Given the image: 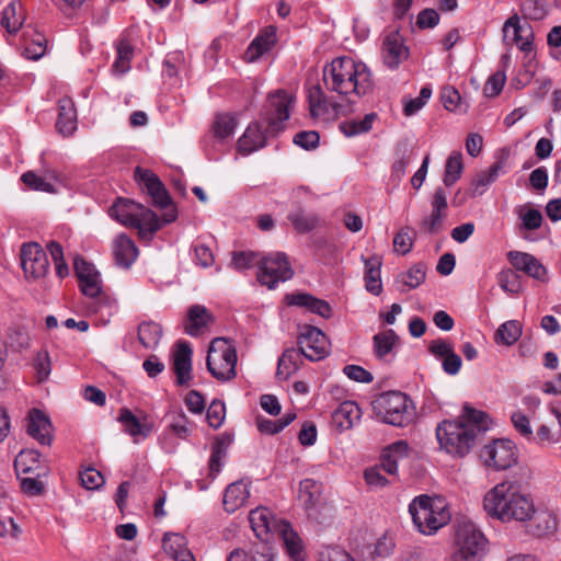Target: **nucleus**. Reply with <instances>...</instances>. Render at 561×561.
Here are the masks:
<instances>
[{
	"label": "nucleus",
	"mask_w": 561,
	"mask_h": 561,
	"mask_svg": "<svg viewBox=\"0 0 561 561\" xmlns=\"http://www.w3.org/2000/svg\"><path fill=\"white\" fill-rule=\"evenodd\" d=\"M489 430L488 414L465 404L457 420H445L436 427L440 448L448 454L463 457Z\"/></svg>",
	"instance_id": "f257e3e1"
},
{
	"label": "nucleus",
	"mask_w": 561,
	"mask_h": 561,
	"mask_svg": "<svg viewBox=\"0 0 561 561\" xmlns=\"http://www.w3.org/2000/svg\"><path fill=\"white\" fill-rule=\"evenodd\" d=\"M483 508L489 516L502 523H524L535 514V501L517 481L505 480L485 493Z\"/></svg>",
	"instance_id": "f03ea898"
},
{
	"label": "nucleus",
	"mask_w": 561,
	"mask_h": 561,
	"mask_svg": "<svg viewBox=\"0 0 561 561\" xmlns=\"http://www.w3.org/2000/svg\"><path fill=\"white\" fill-rule=\"evenodd\" d=\"M293 98L284 90L271 93L261 112V118L266 123L262 130L257 122L251 123L238 141L239 151L247 156L266 145L268 136H274L284 129V123L289 118V106Z\"/></svg>",
	"instance_id": "7ed1b4c3"
},
{
	"label": "nucleus",
	"mask_w": 561,
	"mask_h": 561,
	"mask_svg": "<svg viewBox=\"0 0 561 561\" xmlns=\"http://www.w3.org/2000/svg\"><path fill=\"white\" fill-rule=\"evenodd\" d=\"M323 82L328 91L340 95L364 96L374 88L369 68L351 57H337L327 65L323 69Z\"/></svg>",
	"instance_id": "20e7f679"
},
{
	"label": "nucleus",
	"mask_w": 561,
	"mask_h": 561,
	"mask_svg": "<svg viewBox=\"0 0 561 561\" xmlns=\"http://www.w3.org/2000/svg\"><path fill=\"white\" fill-rule=\"evenodd\" d=\"M409 512L417 530L433 535L451 519L447 501L439 495H420L409 505Z\"/></svg>",
	"instance_id": "39448f33"
},
{
	"label": "nucleus",
	"mask_w": 561,
	"mask_h": 561,
	"mask_svg": "<svg viewBox=\"0 0 561 561\" xmlns=\"http://www.w3.org/2000/svg\"><path fill=\"white\" fill-rule=\"evenodd\" d=\"M371 405L376 419L392 426H409L416 417L413 401L401 391L383 392L373 401Z\"/></svg>",
	"instance_id": "423d86ee"
},
{
	"label": "nucleus",
	"mask_w": 561,
	"mask_h": 561,
	"mask_svg": "<svg viewBox=\"0 0 561 561\" xmlns=\"http://www.w3.org/2000/svg\"><path fill=\"white\" fill-rule=\"evenodd\" d=\"M249 522L256 537L267 540L268 534L276 533L282 538L288 554L295 560L300 559V539L289 523L277 520L266 507L252 510L249 514Z\"/></svg>",
	"instance_id": "0eeeda50"
},
{
	"label": "nucleus",
	"mask_w": 561,
	"mask_h": 561,
	"mask_svg": "<svg viewBox=\"0 0 561 561\" xmlns=\"http://www.w3.org/2000/svg\"><path fill=\"white\" fill-rule=\"evenodd\" d=\"M112 218L126 227L138 229L140 238L151 237L161 228V222L154 211L127 198H118L110 208Z\"/></svg>",
	"instance_id": "6e6552de"
},
{
	"label": "nucleus",
	"mask_w": 561,
	"mask_h": 561,
	"mask_svg": "<svg viewBox=\"0 0 561 561\" xmlns=\"http://www.w3.org/2000/svg\"><path fill=\"white\" fill-rule=\"evenodd\" d=\"M488 540L470 520H457L454 525L453 558L455 561H480L486 551Z\"/></svg>",
	"instance_id": "1a4fd4ad"
},
{
	"label": "nucleus",
	"mask_w": 561,
	"mask_h": 561,
	"mask_svg": "<svg viewBox=\"0 0 561 561\" xmlns=\"http://www.w3.org/2000/svg\"><path fill=\"white\" fill-rule=\"evenodd\" d=\"M237 351L232 343L224 337L210 342L206 358L208 371L220 381H229L237 375Z\"/></svg>",
	"instance_id": "9d476101"
},
{
	"label": "nucleus",
	"mask_w": 561,
	"mask_h": 561,
	"mask_svg": "<svg viewBox=\"0 0 561 561\" xmlns=\"http://www.w3.org/2000/svg\"><path fill=\"white\" fill-rule=\"evenodd\" d=\"M135 178L141 184H144L147 193L150 195L152 199V204L156 207L165 209L162 215L163 224H171L178 217V211L175 207L172 205V201L170 194L165 190L163 183L159 180V178L151 171L141 169L137 167L135 170Z\"/></svg>",
	"instance_id": "9b49d317"
},
{
	"label": "nucleus",
	"mask_w": 561,
	"mask_h": 561,
	"mask_svg": "<svg viewBox=\"0 0 561 561\" xmlns=\"http://www.w3.org/2000/svg\"><path fill=\"white\" fill-rule=\"evenodd\" d=\"M293 275L294 271L286 254L277 252L261 260L257 280L270 289H274L280 282L290 279Z\"/></svg>",
	"instance_id": "f8f14e48"
},
{
	"label": "nucleus",
	"mask_w": 561,
	"mask_h": 561,
	"mask_svg": "<svg viewBox=\"0 0 561 561\" xmlns=\"http://www.w3.org/2000/svg\"><path fill=\"white\" fill-rule=\"evenodd\" d=\"M480 459L494 470H506L517 461L516 446L510 439H496L480 451Z\"/></svg>",
	"instance_id": "ddd939ff"
},
{
	"label": "nucleus",
	"mask_w": 561,
	"mask_h": 561,
	"mask_svg": "<svg viewBox=\"0 0 561 561\" xmlns=\"http://www.w3.org/2000/svg\"><path fill=\"white\" fill-rule=\"evenodd\" d=\"M21 265L28 280L41 279L45 277L49 271L48 256L36 242H28L22 245Z\"/></svg>",
	"instance_id": "4468645a"
},
{
	"label": "nucleus",
	"mask_w": 561,
	"mask_h": 561,
	"mask_svg": "<svg viewBox=\"0 0 561 561\" xmlns=\"http://www.w3.org/2000/svg\"><path fill=\"white\" fill-rule=\"evenodd\" d=\"M298 346L304 357L311 362L320 360L329 354V342L325 334L316 327H306L298 336Z\"/></svg>",
	"instance_id": "2eb2a0df"
},
{
	"label": "nucleus",
	"mask_w": 561,
	"mask_h": 561,
	"mask_svg": "<svg viewBox=\"0 0 561 561\" xmlns=\"http://www.w3.org/2000/svg\"><path fill=\"white\" fill-rule=\"evenodd\" d=\"M26 432L42 445H50L53 440V425L49 417L38 409L30 410Z\"/></svg>",
	"instance_id": "dca6fc26"
},
{
	"label": "nucleus",
	"mask_w": 561,
	"mask_h": 561,
	"mask_svg": "<svg viewBox=\"0 0 561 561\" xmlns=\"http://www.w3.org/2000/svg\"><path fill=\"white\" fill-rule=\"evenodd\" d=\"M117 420L123 424L124 431L133 437L134 443H138L139 437H148L153 428V423L147 415L138 417L127 408L121 409Z\"/></svg>",
	"instance_id": "f3484780"
},
{
	"label": "nucleus",
	"mask_w": 561,
	"mask_h": 561,
	"mask_svg": "<svg viewBox=\"0 0 561 561\" xmlns=\"http://www.w3.org/2000/svg\"><path fill=\"white\" fill-rule=\"evenodd\" d=\"M507 259L517 271H522L537 280H547L546 267L534 255L526 252L510 251Z\"/></svg>",
	"instance_id": "a211bd4d"
},
{
	"label": "nucleus",
	"mask_w": 561,
	"mask_h": 561,
	"mask_svg": "<svg viewBox=\"0 0 561 561\" xmlns=\"http://www.w3.org/2000/svg\"><path fill=\"white\" fill-rule=\"evenodd\" d=\"M173 369L176 375L179 386H188L192 379V348L187 342L176 343V350L173 355Z\"/></svg>",
	"instance_id": "6ab92c4d"
},
{
	"label": "nucleus",
	"mask_w": 561,
	"mask_h": 561,
	"mask_svg": "<svg viewBox=\"0 0 561 561\" xmlns=\"http://www.w3.org/2000/svg\"><path fill=\"white\" fill-rule=\"evenodd\" d=\"M115 264L122 268H129L138 257V248L125 233L116 236L112 242Z\"/></svg>",
	"instance_id": "aec40b11"
},
{
	"label": "nucleus",
	"mask_w": 561,
	"mask_h": 561,
	"mask_svg": "<svg viewBox=\"0 0 561 561\" xmlns=\"http://www.w3.org/2000/svg\"><path fill=\"white\" fill-rule=\"evenodd\" d=\"M408 48L404 46L399 33L392 32L385 37L382 58L388 68H398V66L408 58Z\"/></svg>",
	"instance_id": "412c9836"
},
{
	"label": "nucleus",
	"mask_w": 561,
	"mask_h": 561,
	"mask_svg": "<svg viewBox=\"0 0 561 561\" xmlns=\"http://www.w3.org/2000/svg\"><path fill=\"white\" fill-rule=\"evenodd\" d=\"M447 208V198L444 190L438 187L435 190L432 201V213L422 221V226L426 232L435 234L438 233L443 227L445 218L444 211Z\"/></svg>",
	"instance_id": "4be33fe9"
},
{
	"label": "nucleus",
	"mask_w": 561,
	"mask_h": 561,
	"mask_svg": "<svg viewBox=\"0 0 561 561\" xmlns=\"http://www.w3.org/2000/svg\"><path fill=\"white\" fill-rule=\"evenodd\" d=\"M513 30V38L512 42L518 46V48L524 53H530L533 50V38L534 33L531 27L527 25L526 27L520 25V20L517 14L508 18L503 26L504 37H507L508 31Z\"/></svg>",
	"instance_id": "5701e85b"
},
{
	"label": "nucleus",
	"mask_w": 561,
	"mask_h": 561,
	"mask_svg": "<svg viewBox=\"0 0 561 561\" xmlns=\"http://www.w3.org/2000/svg\"><path fill=\"white\" fill-rule=\"evenodd\" d=\"M362 410L354 401L342 402L332 412V424L339 432L350 430L360 420Z\"/></svg>",
	"instance_id": "b1692460"
},
{
	"label": "nucleus",
	"mask_w": 561,
	"mask_h": 561,
	"mask_svg": "<svg viewBox=\"0 0 561 561\" xmlns=\"http://www.w3.org/2000/svg\"><path fill=\"white\" fill-rule=\"evenodd\" d=\"M286 301L289 306L304 307L312 313L319 314L322 318H330L332 308L328 301L319 299L307 293H294L286 296Z\"/></svg>",
	"instance_id": "393cba45"
},
{
	"label": "nucleus",
	"mask_w": 561,
	"mask_h": 561,
	"mask_svg": "<svg viewBox=\"0 0 561 561\" xmlns=\"http://www.w3.org/2000/svg\"><path fill=\"white\" fill-rule=\"evenodd\" d=\"M14 468L18 477L21 474L46 476L47 469L41 461V455L37 450H21L14 460Z\"/></svg>",
	"instance_id": "a878e982"
},
{
	"label": "nucleus",
	"mask_w": 561,
	"mask_h": 561,
	"mask_svg": "<svg viewBox=\"0 0 561 561\" xmlns=\"http://www.w3.org/2000/svg\"><path fill=\"white\" fill-rule=\"evenodd\" d=\"M410 447L407 440H397L388 445L381 453L380 460L385 472L397 476L398 462L409 457Z\"/></svg>",
	"instance_id": "bb28decb"
},
{
	"label": "nucleus",
	"mask_w": 561,
	"mask_h": 561,
	"mask_svg": "<svg viewBox=\"0 0 561 561\" xmlns=\"http://www.w3.org/2000/svg\"><path fill=\"white\" fill-rule=\"evenodd\" d=\"M530 523L528 525V531L536 537H547L552 534L558 528V519L556 515L547 510H536L535 514L528 519Z\"/></svg>",
	"instance_id": "cd10ccee"
},
{
	"label": "nucleus",
	"mask_w": 561,
	"mask_h": 561,
	"mask_svg": "<svg viewBox=\"0 0 561 561\" xmlns=\"http://www.w3.org/2000/svg\"><path fill=\"white\" fill-rule=\"evenodd\" d=\"M275 43L276 28L274 26H270L263 30L249 45L245 51L247 61H256L261 56L268 51Z\"/></svg>",
	"instance_id": "c85d7f7f"
},
{
	"label": "nucleus",
	"mask_w": 561,
	"mask_h": 561,
	"mask_svg": "<svg viewBox=\"0 0 561 561\" xmlns=\"http://www.w3.org/2000/svg\"><path fill=\"white\" fill-rule=\"evenodd\" d=\"M57 130L64 136H70L77 129V113L71 99L64 98L58 103Z\"/></svg>",
	"instance_id": "c756f323"
},
{
	"label": "nucleus",
	"mask_w": 561,
	"mask_h": 561,
	"mask_svg": "<svg viewBox=\"0 0 561 561\" xmlns=\"http://www.w3.org/2000/svg\"><path fill=\"white\" fill-rule=\"evenodd\" d=\"M214 321L209 311L201 305H194L187 312L185 332L192 336L199 335Z\"/></svg>",
	"instance_id": "7c9ffc66"
},
{
	"label": "nucleus",
	"mask_w": 561,
	"mask_h": 561,
	"mask_svg": "<svg viewBox=\"0 0 561 561\" xmlns=\"http://www.w3.org/2000/svg\"><path fill=\"white\" fill-rule=\"evenodd\" d=\"M352 113H354V106L351 103L345 105L340 103L329 104L325 98L310 108V114L313 118L322 119L337 118Z\"/></svg>",
	"instance_id": "2f4dec72"
},
{
	"label": "nucleus",
	"mask_w": 561,
	"mask_h": 561,
	"mask_svg": "<svg viewBox=\"0 0 561 561\" xmlns=\"http://www.w3.org/2000/svg\"><path fill=\"white\" fill-rule=\"evenodd\" d=\"M365 265V286L367 291L378 296L382 291V284L380 277L381 259L377 255L365 259L363 256Z\"/></svg>",
	"instance_id": "473e14b6"
},
{
	"label": "nucleus",
	"mask_w": 561,
	"mask_h": 561,
	"mask_svg": "<svg viewBox=\"0 0 561 561\" xmlns=\"http://www.w3.org/2000/svg\"><path fill=\"white\" fill-rule=\"evenodd\" d=\"M302 356L304 353L299 346L298 348L291 347L284 351L278 359L276 376L279 379H288L299 368V365L302 363Z\"/></svg>",
	"instance_id": "72a5a7b5"
},
{
	"label": "nucleus",
	"mask_w": 561,
	"mask_h": 561,
	"mask_svg": "<svg viewBox=\"0 0 561 561\" xmlns=\"http://www.w3.org/2000/svg\"><path fill=\"white\" fill-rule=\"evenodd\" d=\"M249 495L248 486L242 481L231 483L224 494L225 510L229 513L236 512L247 502Z\"/></svg>",
	"instance_id": "f704fd0d"
},
{
	"label": "nucleus",
	"mask_w": 561,
	"mask_h": 561,
	"mask_svg": "<svg viewBox=\"0 0 561 561\" xmlns=\"http://www.w3.org/2000/svg\"><path fill=\"white\" fill-rule=\"evenodd\" d=\"M426 277V267L422 263L413 265L409 271L400 273L396 285L401 293L419 287Z\"/></svg>",
	"instance_id": "c9c22d12"
},
{
	"label": "nucleus",
	"mask_w": 561,
	"mask_h": 561,
	"mask_svg": "<svg viewBox=\"0 0 561 561\" xmlns=\"http://www.w3.org/2000/svg\"><path fill=\"white\" fill-rule=\"evenodd\" d=\"M25 21L22 4L19 1H11L1 13V26L8 33L15 34Z\"/></svg>",
	"instance_id": "e433bc0d"
},
{
	"label": "nucleus",
	"mask_w": 561,
	"mask_h": 561,
	"mask_svg": "<svg viewBox=\"0 0 561 561\" xmlns=\"http://www.w3.org/2000/svg\"><path fill=\"white\" fill-rule=\"evenodd\" d=\"M21 180L31 190L45 193L56 192L55 175L51 173L42 175L37 171H27L22 174Z\"/></svg>",
	"instance_id": "4c0bfd02"
},
{
	"label": "nucleus",
	"mask_w": 561,
	"mask_h": 561,
	"mask_svg": "<svg viewBox=\"0 0 561 561\" xmlns=\"http://www.w3.org/2000/svg\"><path fill=\"white\" fill-rule=\"evenodd\" d=\"M398 342V335L391 329L377 333L373 337L374 354L378 359H386Z\"/></svg>",
	"instance_id": "58836bf2"
},
{
	"label": "nucleus",
	"mask_w": 561,
	"mask_h": 561,
	"mask_svg": "<svg viewBox=\"0 0 561 561\" xmlns=\"http://www.w3.org/2000/svg\"><path fill=\"white\" fill-rule=\"evenodd\" d=\"M520 335V323L517 320H508L499 327L494 335V341L496 344L511 346L518 341Z\"/></svg>",
	"instance_id": "ea45409f"
},
{
	"label": "nucleus",
	"mask_w": 561,
	"mask_h": 561,
	"mask_svg": "<svg viewBox=\"0 0 561 561\" xmlns=\"http://www.w3.org/2000/svg\"><path fill=\"white\" fill-rule=\"evenodd\" d=\"M161 336L162 328L153 321L141 322L138 327V341L146 348H154Z\"/></svg>",
	"instance_id": "a19ab883"
},
{
	"label": "nucleus",
	"mask_w": 561,
	"mask_h": 561,
	"mask_svg": "<svg viewBox=\"0 0 561 561\" xmlns=\"http://www.w3.org/2000/svg\"><path fill=\"white\" fill-rule=\"evenodd\" d=\"M377 119L376 113H369L364 116L363 119H352V121H345L340 124V130L346 136V137H354L358 136L360 134L368 133L374 122Z\"/></svg>",
	"instance_id": "79ce46f5"
},
{
	"label": "nucleus",
	"mask_w": 561,
	"mask_h": 561,
	"mask_svg": "<svg viewBox=\"0 0 561 561\" xmlns=\"http://www.w3.org/2000/svg\"><path fill=\"white\" fill-rule=\"evenodd\" d=\"M288 219L294 228L300 233H306L313 230L320 221L317 214L307 213L301 208L291 211L288 215Z\"/></svg>",
	"instance_id": "37998d69"
},
{
	"label": "nucleus",
	"mask_w": 561,
	"mask_h": 561,
	"mask_svg": "<svg viewBox=\"0 0 561 561\" xmlns=\"http://www.w3.org/2000/svg\"><path fill=\"white\" fill-rule=\"evenodd\" d=\"M296 419L295 412L285 413L278 420H270L262 416L256 419L257 430L267 435H274L282 432L286 426H288Z\"/></svg>",
	"instance_id": "c03bdc74"
},
{
	"label": "nucleus",
	"mask_w": 561,
	"mask_h": 561,
	"mask_svg": "<svg viewBox=\"0 0 561 561\" xmlns=\"http://www.w3.org/2000/svg\"><path fill=\"white\" fill-rule=\"evenodd\" d=\"M463 170L462 154L459 151L453 152L445 165L444 184L446 186L454 185L461 176Z\"/></svg>",
	"instance_id": "a18cd8bd"
},
{
	"label": "nucleus",
	"mask_w": 561,
	"mask_h": 561,
	"mask_svg": "<svg viewBox=\"0 0 561 561\" xmlns=\"http://www.w3.org/2000/svg\"><path fill=\"white\" fill-rule=\"evenodd\" d=\"M170 424L169 430L181 439H186L190 436L191 430L188 428L190 421L182 410L173 411L169 414Z\"/></svg>",
	"instance_id": "49530a36"
},
{
	"label": "nucleus",
	"mask_w": 561,
	"mask_h": 561,
	"mask_svg": "<svg viewBox=\"0 0 561 561\" xmlns=\"http://www.w3.org/2000/svg\"><path fill=\"white\" fill-rule=\"evenodd\" d=\"M320 495V485L312 479H305L299 484V499L307 507L313 506Z\"/></svg>",
	"instance_id": "de8ad7c7"
},
{
	"label": "nucleus",
	"mask_w": 561,
	"mask_h": 561,
	"mask_svg": "<svg viewBox=\"0 0 561 561\" xmlns=\"http://www.w3.org/2000/svg\"><path fill=\"white\" fill-rule=\"evenodd\" d=\"M236 126L237 119L233 115L220 114L217 115L213 128L216 137L225 139L233 134Z\"/></svg>",
	"instance_id": "09e8293b"
},
{
	"label": "nucleus",
	"mask_w": 561,
	"mask_h": 561,
	"mask_svg": "<svg viewBox=\"0 0 561 561\" xmlns=\"http://www.w3.org/2000/svg\"><path fill=\"white\" fill-rule=\"evenodd\" d=\"M42 477L36 474H21L18 477L23 493L31 496L41 495L45 489L44 482L41 480Z\"/></svg>",
	"instance_id": "8fccbe9b"
},
{
	"label": "nucleus",
	"mask_w": 561,
	"mask_h": 561,
	"mask_svg": "<svg viewBox=\"0 0 561 561\" xmlns=\"http://www.w3.org/2000/svg\"><path fill=\"white\" fill-rule=\"evenodd\" d=\"M393 548L394 543L387 535L381 536L373 546L368 545L365 547L368 557L371 559L376 557H388L392 552Z\"/></svg>",
	"instance_id": "3c124183"
},
{
	"label": "nucleus",
	"mask_w": 561,
	"mask_h": 561,
	"mask_svg": "<svg viewBox=\"0 0 561 561\" xmlns=\"http://www.w3.org/2000/svg\"><path fill=\"white\" fill-rule=\"evenodd\" d=\"M164 552L171 558L187 548V540L181 534H165L162 541Z\"/></svg>",
	"instance_id": "603ef678"
},
{
	"label": "nucleus",
	"mask_w": 561,
	"mask_h": 561,
	"mask_svg": "<svg viewBox=\"0 0 561 561\" xmlns=\"http://www.w3.org/2000/svg\"><path fill=\"white\" fill-rule=\"evenodd\" d=\"M382 462L379 466H373L364 471V479L366 483L374 489H381L387 486L390 481L382 474Z\"/></svg>",
	"instance_id": "864d4df0"
},
{
	"label": "nucleus",
	"mask_w": 561,
	"mask_h": 561,
	"mask_svg": "<svg viewBox=\"0 0 561 561\" xmlns=\"http://www.w3.org/2000/svg\"><path fill=\"white\" fill-rule=\"evenodd\" d=\"M500 287L510 294H518L522 290L519 275L512 270L503 271L499 274Z\"/></svg>",
	"instance_id": "5fc2aeb1"
},
{
	"label": "nucleus",
	"mask_w": 561,
	"mask_h": 561,
	"mask_svg": "<svg viewBox=\"0 0 561 561\" xmlns=\"http://www.w3.org/2000/svg\"><path fill=\"white\" fill-rule=\"evenodd\" d=\"M133 57V47L127 42H121L117 47V58L113 65L119 73H125L129 69V61Z\"/></svg>",
	"instance_id": "6e6d98bb"
},
{
	"label": "nucleus",
	"mask_w": 561,
	"mask_h": 561,
	"mask_svg": "<svg viewBox=\"0 0 561 561\" xmlns=\"http://www.w3.org/2000/svg\"><path fill=\"white\" fill-rule=\"evenodd\" d=\"M80 480L83 488L96 490L104 484V477L94 468H87L80 473Z\"/></svg>",
	"instance_id": "4d7b16f0"
},
{
	"label": "nucleus",
	"mask_w": 561,
	"mask_h": 561,
	"mask_svg": "<svg viewBox=\"0 0 561 561\" xmlns=\"http://www.w3.org/2000/svg\"><path fill=\"white\" fill-rule=\"evenodd\" d=\"M225 411L226 408L224 402L219 400H214L209 404L206 413L208 424L214 428H218L225 420Z\"/></svg>",
	"instance_id": "13d9d810"
},
{
	"label": "nucleus",
	"mask_w": 561,
	"mask_h": 561,
	"mask_svg": "<svg viewBox=\"0 0 561 561\" xmlns=\"http://www.w3.org/2000/svg\"><path fill=\"white\" fill-rule=\"evenodd\" d=\"M506 81V75L504 70H499L493 73L484 85V94L489 98L496 96L502 91Z\"/></svg>",
	"instance_id": "bf43d9fd"
},
{
	"label": "nucleus",
	"mask_w": 561,
	"mask_h": 561,
	"mask_svg": "<svg viewBox=\"0 0 561 561\" xmlns=\"http://www.w3.org/2000/svg\"><path fill=\"white\" fill-rule=\"evenodd\" d=\"M46 38L37 34L36 38H33L32 43L25 47L23 55L27 59L38 60L46 51Z\"/></svg>",
	"instance_id": "052dcab7"
},
{
	"label": "nucleus",
	"mask_w": 561,
	"mask_h": 561,
	"mask_svg": "<svg viewBox=\"0 0 561 561\" xmlns=\"http://www.w3.org/2000/svg\"><path fill=\"white\" fill-rule=\"evenodd\" d=\"M319 134L316 130L299 131L294 137V144L306 149H314L319 145Z\"/></svg>",
	"instance_id": "680f3d73"
},
{
	"label": "nucleus",
	"mask_w": 561,
	"mask_h": 561,
	"mask_svg": "<svg viewBox=\"0 0 561 561\" xmlns=\"http://www.w3.org/2000/svg\"><path fill=\"white\" fill-rule=\"evenodd\" d=\"M319 561H355L352 556L339 547H325L319 552Z\"/></svg>",
	"instance_id": "e2e57ef3"
},
{
	"label": "nucleus",
	"mask_w": 561,
	"mask_h": 561,
	"mask_svg": "<svg viewBox=\"0 0 561 561\" xmlns=\"http://www.w3.org/2000/svg\"><path fill=\"white\" fill-rule=\"evenodd\" d=\"M79 285L82 294L91 298L98 297L102 289L99 273L80 279Z\"/></svg>",
	"instance_id": "0e129e2a"
},
{
	"label": "nucleus",
	"mask_w": 561,
	"mask_h": 561,
	"mask_svg": "<svg viewBox=\"0 0 561 561\" xmlns=\"http://www.w3.org/2000/svg\"><path fill=\"white\" fill-rule=\"evenodd\" d=\"M343 371L350 379L357 382L369 383L374 379L368 370L358 365H346Z\"/></svg>",
	"instance_id": "69168bd1"
},
{
	"label": "nucleus",
	"mask_w": 561,
	"mask_h": 561,
	"mask_svg": "<svg viewBox=\"0 0 561 561\" xmlns=\"http://www.w3.org/2000/svg\"><path fill=\"white\" fill-rule=\"evenodd\" d=\"M227 450L222 440H217L213 446L209 459V468L211 473H218L221 469V461L226 457Z\"/></svg>",
	"instance_id": "338daca9"
},
{
	"label": "nucleus",
	"mask_w": 561,
	"mask_h": 561,
	"mask_svg": "<svg viewBox=\"0 0 561 561\" xmlns=\"http://www.w3.org/2000/svg\"><path fill=\"white\" fill-rule=\"evenodd\" d=\"M273 559L274 551L272 547H270L265 542H261L259 545H255L254 548L252 549L249 561H273Z\"/></svg>",
	"instance_id": "774afa93"
}]
</instances>
